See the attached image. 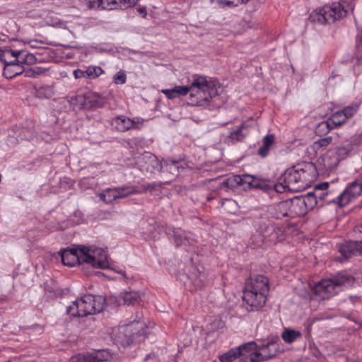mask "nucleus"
Instances as JSON below:
<instances>
[{
	"instance_id": "obj_1",
	"label": "nucleus",
	"mask_w": 362,
	"mask_h": 362,
	"mask_svg": "<svg viewBox=\"0 0 362 362\" xmlns=\"http://www.w3.org/2000/svg\"><path fill=\"white\" fill-rule=\"evenodd\" d=\"M268 284L267 278L263 275H257L247 281L243 300L250 310H257L264 305L269 291Z\"/></svg>"
},
{
	"instance_id": "obj_2",
	"label": "nucleus",
	"mask_w": 362,
	"mask_h": 362,
	"mask_svg": "<svg viewBox=\"0 0 362 362\" xmlns=\"http://www.w3.org/2000/svg\"><path fill=\"white\" fill-rule=\"evenodd\" d=\"M219 83L214 80H207L202 76H194L189 86L190 104L202 105L213 97L218 95Z\"/></svg>"
},
{
	"instance_id": "obj_3",
	"label": "nucleus",
	"mask_w": 362,
	"mask_h": 362,
	"mask_svg": "<svg viewBox=\"0 0 362 362\" xmlns=\"http://www.w3.org/2000/svg\"><path fill=\"white\" fill-rule=\"evenodd\" d=\"M313 166L305 164L298 165L288 168L281 175V180L288 184L291 191L298 192L305 189L313 181Z\"/></svg>"
},
{
	"instance_id": "obj_4",
	"label": "nucleus",
	"mask_w": 362,
	"mask_h": 362,
	"mask_svg": "<svg viewBox=\"0 0 362 362\" xmlns=\"http://www.w3.org/2000/svg\"><path fill=\"white\" fill-rule=\"evenodd\" d=\"M354 10V6L342 0L334 2L331 5H325L322 8L314 11L310 16L311 21L325 24L334 23L345 17L349 11Z\"/></svg>"
},
{
	"instance_id": "obj_5",
	"label": "nucleus",
	"mask_w": 362,
	"mask_h": 362,
	"mask_svg": "<svg viewBox=\"0 0 362 362\" xmlns=\"http://www.w3.org/2000/svg\"><path fill=\"white\" fill-rule=\"evenodd\" d=\"M105 304L102 296L84 295L67 308L66 313L73 317H86L101 312Z\"/></svg>"
},
{
	"instance_id": "obj_6",
	"label": "nucleus",
	"mask_w": 362,
	"mask_h": 362,
	"mask_svg": "<svg viewBox=\"0 0 362 362\" xmlns=\"http://www.w3.org/2000/svg\"><path fill=\"white\" fill-rule=\"evenodd\" d=\"M354 281L353 276L339 274L330 279L319 281L313 288V292L320 300L328 299L337 293L342 286L351 285Z\"/></svg>"
},
{
	"instance_id": "obj_7",
	"label": "nucleus",
	"mask_w": 362,
	"mask_h": 362,
	"mask_svg": "<svg viewBox=\"0 0 362 362\" xmlns=\"http://www.w3.org/2000/svg\"><path fill=\"white\" fill-rule=\"evenodd\" d=\"M83 262L90 264L94 268L105 269L108 267L105 252L95 246L82 245Z\"/></svg>"
},
{
	"instance_id": "obj_8",
	"label": "nucleus",
	"mask_w": 362,
	"mask_h": 362,
	"mask_svg": "<svg viewBox=\"0 0 362 362\" xmlns=\"http://www.w3.org/2000/svg\"><path fill=\"white\" fill-rule=\"evenodd\" d=\"M351 150L350 145L331 148L322 157L321 163L326 170L332 171L348 156Z\"/></svg>"
},
{
	"instance_id": "obj_9",
	"label": "nucleus",
	"mask_w": 362,
	"mask_h": 362,
	"mask_svg": "<svg viewBox=\"0 0 362 362\" xmlns=\"http://www.w3.org/2000/svg\"><path fill=\"white\" fill-rule=\"evenodd\" d=\"M229 188L241 187L244 190L262 187L259 180L250 175H233L223 182Z\"/></svg>"
},
{
	"instance_id": "obj_10",
	"label": "nucleus",
	"mask_w": 362,
	"mask_h": 362,
	"mask_svg": "<svg viewBox=\"0 0 362 362\" xmlns=\"http://www.w3.org/2000/svg\"><path fill=\"white\" fill-rule=\"evenodd\" d=\"M259 230L262 236L271 243L281 241L285 238L284 228L275 226L269 220H263L260 223Z\"/></svg>"
},
{
	"instance_id": "obj_11",
	"label": "nucleus",
	"mask_w": 362,
	"mask_h": 362,
	"mask_svg": "<svg viewBox=\"0 0 362 362\" xmlns=\"http://www.w3.org/2000/svg\"><path fill=\"white\" fill-rule=\"evenodd\" d=\"M136 164L141 171L151 174L161 172L162 170V163L149 152H145L139 156Z\"/></svg>"
},
{
	"instance_id": "obj_12",
	"label": "nucleus",
	"mask_w": 362,
	"mask_h": 362,
	"mask_svg": "<svg viewBox=\"0 0 362 362\" xmlns=\"http://www.w3.org/2000/svg\"><path fill=\"white\" fill-rule=\"evenodd\" d=\"M362 192V177L351 182L346 188L339 193V202L347 205L352 199L361 195Z\"/></svg>"
},
{
	"instance_id": "obj_13",
	"label": "nucleus",
	"mask_w": 362,
	"mask_h": 362,
	"mask_svg": "<svg viewBox=\"0 0 362 362\" xmlns=\"http://www.w3.org/2000/svg\"><path fill=\"white\" fill-rule=\"evenodd\" d=\"M61 257L63 264L69 267H74L77 264L83 263V259L84 257L82 255V245L78 246L77 249L67 248L64 250L62 252Z\"/></svg>"
},
{
	"instance_id": "obj_14",
	"label": "nucleus",
	"mask_w": 362,
	"mask_h": 362,
	"mask_svg": "<svg viewBox=\"0 0 362 362\" xmlns=\"http://www.w3.org/2000/svg\"><path fill=\"white\" fill-rule=\"evenodd\" d=\"M347 119L341 110L337 111L329 118L328 122H322L319 124L317 131L320 132H328L333 127H337L342 125Z\"/></svg>"
},
{
	"instance_id": "obj_15",
	"label": "nucleus",
	"mask_w": 362,
	"mask_h": 362,
	"mask_svg": "<svg viewBox=\"0 0 362 362\" xmlns=\"http://www.w3.org/2000/svg\"><path fill=\"white\" fill-rule=\"evenodd\" d=\"M339 251L344 259L351 256L362 255V241H350L339 247Z\"/></svg>"
},
{
	"instance_id": "obj_16",
	"label": "nucleus",
	"mask_w": 362,
	"mask_h": 362,
	"mask_svg": "<svg viewBox=\"0 0 362 362\" xmlns=\"http://www.w3.org/2000/svg\"><path fill=\"white\" fill-rule=\"evenodd\" d=\"M162 170L161 171L164 174L162 176V178L164 180L163 182V184H167L170 182L174 177L178 175L180 172V167L177 165V161H170L168 162L167 160L162 161Z\"/></svg>"
},
{
	"instance_id": "obj_17",
	"label": "nucleus",
	"mask_w": 362,
	"mask_h": 362,
	"mask_svg": "<svg viewBox=\"0 0 362 362\" xmlns=\"http://www.w3.org/2000/svg\"><path fill=\"white\" fill-rule=\"evenodd\" d=\"M278 351V344L274 341H271L258 346L256 356L260 362L275 356Z\"/></svg>"
},
{
	"instance_id": "obj_18",
	"label": "nucleus",
	"mask_w": 362,
	"mask_h": 362,
	"mask_svg": "<svg viewBox=\"0 0 362 362\" xmlns=\"http://www.w3.org/2000/svg\"><path fill=\"white\" fill-rule=\"evenodd\" d=\"M289 209V218H293L296 216H303L307 214L306 206L303 204L300 197H295L288 199Z\"/></svg>"
},
{
	"instance_id": "obj_19",
	"label": "nucleus",
	"mask_w": 362,
	"mask_h": 362,
	"mask_svg": "<svg viewBox=\"0 0 362 362\" xmlns=\"http://www.w3.org/2000/svg\"><path fill=\"white\" fill-rule=\"evenodd\" d=\"M269 213L272 218L280 219L289 217L288 200L282 201L270 206Z\"/></svg>"
},
{
	"instance_id": "obj_20",
	"label": "nucleus",
	"mask_w": 362,
	"mask_h": 362,
	"mask_svg": "<svg viewBox=\"0 0 362 362\" xmlns=\"http://www.w3.org/2000/svg\"><path fill=\"white\" fill-rule=\"evenodd\" d=\"M21 54V51L8 49H0V59L5 64V68L10 65H16V61H17L16 58L19 57Z\"/></svg>"
},
{
	"instance_id": "obj_21",
	"label": "nucleus",
	"mask_w": 362,
	"mask_h": 362,
	"mask_svg": "<svg viewBox=\"0 0 362 362\" xmlns=\"http://www.w3.org/2000/svg\"><path fill=\"white\" fill-rule=\"evenodd\" d=\"M105 103L104 99L96 93H86L85 109H91L103 107Z\"/></svg>"
},
{
	"instance_id": "obj_22",
	"label": "nucleus",
	"mask_w": 362,
	"mask_h": 362,
	"mask_svg": "<svg viewBox=\"0 0 362 362\" xmlns=\"http://www.w3.org/2000/svg\"><path fill=\"white\" fill-rule=\"evenodd\" d=\"M117 0H90L89 8L112 10L117 9Z\"/></svg>"
},
{
	"instance_id": "obj_23",
	"label": "nucleus",
	"mask_w": 362,
	"mask_h": 362,
	"mask_svg": "<svg viewBox=\"0 0 362 362\" xmlns=\"http://www.w3.org/2000/svg\"><path fill=\"white\" fill-rule=\"evenodd\" d=\"M120 296L123 300L124 304L127 305H134L138 304L141 299L140 293L134 291L122 292L121 293Z\"/></svg>"
},
{
	"instance_id": "obj_24",
	"label": "nucleus",
	"mask_w": 362,
	"mask_h": 362,
	"mask_svg": "<svg viewBox=\"0 0 362 362\" xmlns=\"http://www.w3.org/2000/svg\"><path fill=\"white\" fill-rule=\"evenodd\" d=\"M328 187L329 184L327 182H322L317 185L313 189L316 199L319 201V205L320 206L325 205V199L327 197Z\"/></svg>"
},
{
	"instance_id": "obj_25",
	"label": "nucleus",
	"mask_w": 362,
	"mask_h": 362,
	"mask_svg": "<svg viewBox=\"0 0 362 362\" xmlns=\"http://www.w3.org/2000/svg\"><path fill=\"white\" fill-rule=\"evenodd\" d=\"M116 128L119 132H126L131 128L135 124V122L129 118L124 117L123 116H119L115 118V119Z\"/></svg>"
},
{
	"instance_id": "obj_26",
	"label": "nucleus",
	"mask_w": 362,
	"mask_h": 362,
	"mask_svg": "<svg viewBox=\"0 0 362 362\" xmlns=\"http://www.w3.org/2000/svg\"><path fill=\"white\" fill-rule=\"evenodd\" d=\"M238 350L240 352V356H253V355H257L258 346L255 341H250L238 347Z\"/></svg>"
},
{
	"instance_id": "obj_27",
	"label": "nucleus",
	"mask_w": 362,
	"mask_h": 362,
	"mask_svg": "<svg viewBox=\"0 0 362 362\" xmlns=\"http://www.w3.org/2000/svg\"><path fill=\"white\" fill-rule=\"evenodd\" d=\"M274 143V134H268L263 139V145L258 149V155L262 157H265L269 153L270 147Z\"/></svg>"
},
{
	"instance_id": "obj_28",
	"label": "nucleus",
	"mask_w": 362,
	"mask_h": 362,
	"mask_svg": "<svg viewBox=\"0 0 362 362\" xmlns=\"http://www.w3.org/2000/svg\"><path fill=\"white\" fill-rule=\"evenodd\" d=\"M89 354L93 362H107L112 358L111 354L107 350H98Z\"/></svg>"
},
{
	"instance_id": "obj_29",
	"label": "nucleus",
	"mask_w": 362,
	"mask_h": 362,
	"mask_svg": "<svg viewBox=\"0 0 362 362\" xmlns=\"http://www.w3.org/2000/svg\"><path fill=\"white\" fill-rule=\"evenodd\" d=\"M301 336L300 332L290 328L285 329L281 334L282 339L288 344L293 343L296 339L300 338Z\"/></svg>"
},
{
	"instance_id": "obj_30",
	"label": "nucleus",
	"mask_w": 362,
	"mask_h": 362,
	"mask_svg": "<svg viewBox=\"0 0 362 362\" xmlns=\"http://www.w3.org/2000/svg\"><path fill=\"white\" fill-rule=\"evenodd\" d=\"M303 204H304L305 206H306V210H311L315 206L319 204V201L317 200L316 197L315 195L314 192H308L303 197H300Z\"/></svg>"
},
{
	"instance_id": "obj_31",
	"label": "nucleus",
	"mask_w": 362,
	"mask_h": 362,
	"mask_svg": "<svg viewBox=\"0 0 362 362\" xmlns=\"http://www.w3.org/2000/svg\"><path fill=\"white\" fill-rule=\"evenodd\" d=\"M118 192L115 188H108L103 191L100 194V199L106 203H110L118 199Z\"/></svg>"
},
{
	"instance_id": "obj_32",
	"label": "nucleus",
	"mask_w": 362,
	"mask_h": 362,
	"mask_svg": "<svg viewBox=\"0 0 362 362\" xmlns=\"http://www.w3.org/2000/svg\"><path fill=\"white\" fill-rule=\"evenodd\" d=\"M339 193H335L334 190L332 188L328 187L327 191V197L325 199V204H329L331 203H336L339 206H344L345 204H341L339 202Z\"/></svg>"
},
{
	"instance_id": "obj_33",
	"label": "nucleus",
	"mask_w": 362,
	"mask_h": 362,
	"mask_svg": "<svg viewBox=\"0 0 362 362\" xmlns=\"http://www.w3.org/2000/svg\"><path fill=\"white\" fill-rule=\"evenodd\" d=\"M333 137L332 136L322 138L313 142V148L315 151H319L321 149L327 147L328 145L332 144Z\"/></svg>"
},
{
	"instance_id": "obj_34",
	"label": "nucleus",
	"mask_w": 362,
	"mask_h": 362,
	"mask_svg": "<svg viewBox=\"0 0 362 362\" xmlns=\"http://www.w3.org/2000/svg\"><path fill=\"white\" fill-rule=\"evenodd\" d=\"M240 351L236 349H232L226 354L220 356L221 362H231L240 356Z\"/></svg>"
},
{
	"instance_id": "obj_35",
	"label": "nucleus",
	"mask_w": 362,
	"mask_h": 362,
	"mask_svg": "<svg viewBox=\"0 0 362 362\" xmlns=\"http://www.w3.org/2000/svg\"><path fill=\"white\" fill-rule=\"evenodd\" d=\"M69 102L74 107L85 109L86 94L71 97Z\"/></svg>"
},
{
	"instance_id": "obj_36",
	"label": "nucleus",
	"mask_w": 362,
	"mask_h": 362,
	"mask_svg": "<svg viewBox=\"0 0 362 362\" xmlns=\"http://www.w3.org/2000/svg\"><path fill=\"white\" fill-rule=\"evenodd\" d=\"M103 73L100 66H88L86 69V76L88 78H95Z\"/></svg>"
},
{
	"instance_id": "obj_37",
	"label": "nucleus",
	"mask_w": 362,
	"mask_h": 362,
	"mask_svg": "<svg viewBox=\"0 0 362 362\" xmlns=\"http://www.w3.org/2000/svg\"><path fill=\"white\" fill-rule=\"evenodd\" d=\"M138 0H117V8L127 9L134 6Z\"/></svg>"
},
{
	"instance_id": "obj_38",
	"label": "nucleus",
	"mask_w": 362,
	"mask_h": 362,
	"mask_svg": "<svg viewBox=\"0 0 362 362\" xmlns=\"http://www.w3.org/2000/svg\"><path fill=\"white\" fill-rule=\"evenodd\" d=\"M358 109V105L354 104L344 107L343 110H341V111L343 112L346 118L348 119L349 118L354 116V115L357 112Z\"/></svg>"
},
{
	"instance_id": "obj_39",
	"label": "nucleus",
	"mask_w": 362,
	"mask_h": 362,
	"mask_svg": "<svg viewBox=\"0 0 362 362\" xmlns=\"http://www.w3.org/2000/svg\"><path fill=\"white\" fill-rule=\"evenodd\" d=\"M115 189L118 192V199L124 198L135 193V191L129 187H117L115 188Z\"/></svg>"
},
{
	"instance_id": "obj_40",
	"label": "nucleus",
	"mask_w": 362,
	"mask_h": 362,
	"mask_svg": "<svg viewBox=\"0 0 362 362\" xmlns=\"http://www.w3.org/2000/svg\"><path fill=\"white\" fill-rule=\"evenodd\" d=\"M288 184L279 179V182L274 187L275 191L278 193H284L286 191H291V188L288 187Z\"/></svg>"
},
{
	"instance_id": "obj_41",
	"label": "nucleus",
	"mask_w": 362,
	"mask_h": 362,
	"mask_svg": "<svg viewBox=\"0 0 362 362\" xmlns=\"http://www.w3.org/2000/svg\"><path fill=\"white\" fill-rule=\"evenodd\" d=\"M45 72V69L41 67H34L25 71V74L29 77H35Z\"/></svg>"
},
{
	"instance_id": "obj_42",
	"label": "nucleus",
	"mask_w": 362,
	"mask_h": 362,
	"mask_svg": "<svg viewBox=\"0 0 362 362\" xmlns=\"http://www.w3.org/2000/svg\"><path fill=\"white\" fill-rule=\"evenodd\" d=\"M245 128V124H242L237 130L233 132L230 134V137L232 139H236L238 141L241 140L244 136L245 134H242V132L243 129Z\"/></svg>"
},
{
	"instance_id": "obj_43",
	"label": "nucleus",
	"mask_w": 362,
	"mask_h": 362,
	"mask_svg": "<svg viewBox=\"0 0 362 362\" xmlns=\"http://www.w3.org/2000/svg\"><path fill=\"white\" fill-rule=\"evenodd\" d=\"M71 362H93L90 358L89 354H78L73 356L71 359Z\"/></svg>"
},
{
	"instance_id": "obj_44",
	"label": "nucleus",
	"mask_w": 362,
	"mask_h": 362,
	"mask_svg": "<svg viewBox=\"0 0 362 362\" xmlns=\"http://www.w3.org/2000/svg\"><path fill=\"white\" fill-rule=\"evenodd\" d=\"M71 362H93L90 358L89 354H78L73 356L71 359Z\"/></svg>"
},
{
	"instance_id": "obj_45",
	"label": "nucleus",
	"mask_w": 362,
	"mask_h": 362,
	"mask_svg": "<svg viewBox=\"0 0 362 362\" xmlns=\"http://www.w3.org/2000/svg\"><path fill=\"white\" fill-rule=\"evenodd\" d=\"M126 78L124 71L121 70L114 76L113 80L116 84H124L126 82Z\"/></svg>"
},
{
	"instance_id": "obj_46",
	"label": "nucleus",
	"mask_w": 362,
	"mask_h": 362,
	"mask_svg": "<svg viewBox=\"0 0 362 362\" xmlns=\"http://www.w3.org/2000/svg\"><path fill=\"white\" fill-rule=\"evenodd\" d=\"M177 97L180 95H186L187 93L190 94L189 86H177L174 87Z\"/></svg>"
},
{
	"instance_id": "obj_47",
	"label": "nucleus",
	"mask_w": 362,
	"mask_h": 362,
	"mask_svg": "<svg viewBox=\"0 0 362 362\" xmlns=\"http://www.w3.org/2000/svg\"><path fill=\"white\" fill-rule=\"evenodd\" d=\"M22 54H23V53L22 52ZM22 55L23 54H21L20 56V57L22 59L21 62H24L26 64L30 65V64H34L36 61V58L34 56V54H26L24 55L23 57Z\"/></svg>"
},
{
	"instance_id": "obj_48",
	"label": "nucleus",
	"mask_w": 362,
	"mask_h": 362,
	"mask_svg": "<svg viewBox=\"0 0 362 362\" xmlns=\"http://www.w3.org/2000/svg\"><path fill=\"white\" fill-rule=\"evenodd\" d=\"M191 279L193 284H194L197 287H200L202 286L203 282L204 281L206 278L204 274H200L199 277L196 276L195 278H194V276H192Z\"/></svg>"
},
{
	"instance_id": "obj_49",
	"label": "nucleus",
	"mask_w": 362,
	"mask_h": 362,
	"mask_svg": "<svg viewBox=\"0 0 362 362\" xmlns=\"http://www.w3.org/2000/svg\"><path fill=\"white\" fill-rule=\"evenodd\" d=\"M239 357L240 359L238 362H259V359L256 355H253V356H239Z\"/></svg>"
},
{
	"instance_id": "obj_50",
	"label": "nucleus",
	"mask_w": 362,
	"mask_h": 362,
	"mask_svg": "<svg viewBox=\"0 0 362 362\" xmlns=\"http://www.w3.org/2000/svg\"><path fill=\"white\" fill-rule=\"evenodd\" d=\"M161 92L164 93L166 95V97L169 99H173L177 98L175 90L174 88L171 89H164L162 90Z\"/></svg>"
},
{
	"instance_id": "obj_51",
	"label": "nucleus",
	"mask_w": 362,
	"mask_h": 362,
	"mask_svg": "<svg viewBox=\"0 0 362 362\" xmlns=\"http://www.w3.org/2000/svg\"><path fill=\"white\" fill-rule=\"evenodd\" d=\"M74 76L75 78H88V76H86V70L83 71L81 69H76L74 71Z\"/></svg>"
},
{
	"instance_id": "obj_52",
	"label": "nucleus",
	"mask_w": 362,
	"mask_h": 362,
	"mask_svg": "<svg viewBox=\"0 0 362 362\" xmlns=\"http://www.w3.org/2000/svg\"><path fill=\"white\" fill-rule=\"evenodd\" d=\"M250 0H240V1H235V2H226V6H237L238 5L240 4H244L248 2Z\"/></svg>"
},
{
	"instance_id": "obj_53",
	"label": "nucleus",
	"mask_w": 362,
	"mask_h": 362,
	"mask_svg": "<svg viewBox=\"0 0 362 362\" xmlns=\"http://www.w3.org/2000/svg\"><path fill=\"white\" fill-rule=\"evenodd\" d=\"M156 187V184L148 185L147 186H144V189L145 191H147L148 189H154Z\"/></svg>"
},
{
	"instance_id": "obj_54",
	"label": "nucleus",
	"mask_w": 362,
	"mask_h": 362,
	"mask_svg": "<svg viewBox=\"0 0 362 362\" xmlns=\"http://www.w3.org/2000/svg\"><path fill=\"white\" fill-rule=\"evenodd\" d=\"M349 299L354 303L356 300H358V297L357 296H350Z\"/></svg>"
},
{
	"instance_id": "obj_55",
	"label": "nucleus",
	"mask_w": 362,
	"mask_h": 362,
	"mask_svg": "<svg viewBox=\"0 0 362 362\" xmlns=\"http://www.w3.org/2000/svg\"><path fill=\"white\" fill-rule=\"evenodd\" d=\"M139 13H144V16H145V15H146V8H145L144 7H143V8H140L139 9Z\"/></svg>"
},
{
	"instance_id": "obj_56",
	"label": "nucleus",
	"mask_w": 362,
	"mask_h": 362,
	"mask_svg": "<svg viewBox=\"0 0 362 362\" xmlns=\"http://www.w3.org/2000/svg\"><path fill=\"white\" fill-rule=\"evenodd\" d=\"M358 232L361 234L359 236L360 238H362V226H359L358 228Z\"/></svg>"
},
{
	"instance_id": "obj_57",
	"label": "nucleus",
	"mask_w": 362,
	"mask_h": 362,
	"mask_svg": "<svg viewBox=\"0 0 362 362\" xmlns=\"http://www.w3.org/2000/svg\"><path fill=\"white\" fill-rule=\"evenodd\" d=\"M119 273H120L121 274H122L124 276H126V274H125V272H122V271H120V272H119Z\"/></svg>"
},
{
	"instance_id": "obj_58",
	"label": "nucleus",
	"mask_w": 362,
	"mask_h": 362,
	"mask_svg": "<svg viewBox=\"0 0 362 362\" xmlns=\"http://www.w3.org/2000/svg\"><path fill=\"white\" fill-rule=\"evenodd\" d=\"M90 0H88V2L90 1Z\"/></svg>"
}]
</instances>
